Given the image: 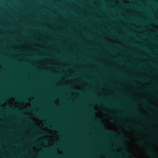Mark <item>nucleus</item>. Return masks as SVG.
Masks as SVG:
<instances>
[{
    "mask_svg": "<svg viewBox=\"0 0 158 158\" xmlns=\"http://www.w3.org/2000/svg\"><path fill=\"white\" fill-rule=\"evenodd\" d=\"M55 103L57 106H60V100L59 98L57 99V101H55Z\"/></svg>",
    "mask_w": 158,
    "mask_h": 158,
    "instance_id": "obj_1",
    "label": "nucleus"
},
{
    "mask_svg": "<svg viewBox=\"0 0 158 158\" xmlns=\"http://www.w3.org/2000/svg\"><path fill=\"white\" fill-rule=\"evenodd\" d=\"M150 26L152 27H155V28L157 29L158 30V26L157 25H156L154 24H150Z\"/></svg>",
    "mask_w": 158,
    "mask_h": 158,
    "instance_id": "obj_2",
    "label": "nucleus"
},
{
    "mask_svg": "<svg viewBox=\"0 0 158 158\" xmlns=\"http://www.w3.org/2000/svg\"><path fill=\"white\" fill-rule=\"evenodd\" d=\"M40 48H46V46L43 44H41L40 45Z\"/></svg>",
    "mask_w": 158,
    "mask_h": 158,
    "instance_id": "obj_3",
    "label": "nucleus"
},
{
    "mask_svg": "<svg viewBox=\"0 0 158 158\" xmlns=\"http://www.w3.org/2000/svg\"><path fill=\"white\" fill-rule=\"evenodd\" d=\"M60 64H61V65L62 66H64V65H65V64H66V66H65L66 67L68 65V64L67 62L65 63H61Z\"/></svg>",
    "mask_w": 158,
    "mask_h": 158,
    "instance_id": "obj_4",
    "label": "nucleus"
},
{
    "mask_svg": "<svg viewBox=\"0 0 158 158\" xmlns=\"http://www.w3.org/2000/svg\"><path fill=\"white\" fill-rule=\"evenodd\" d=\"M113 43H116L117 44H118L120 43H119V42L118 41H117V40H115L114 41H113Z\"/></svg>",
    "mask_w": 158,
    "mask_h": 158,
    "instance_id": "obj_5",
    "label": "nucleus"
},
{
    "mask_svg": "<svg viewBox=\"0 0 158 158\" xmlns=\"http://www.w3.org/2000/svg\"><path fill=\"white\" fill-rule=\"evenodd\" d=\"M114 1L117 4H118L119 3V2L118 0H114Z\"/></svg>",
    "mask_w": 158,
    "mask_h": 158,
    "instance_id": "obj_6",
    "label": "nucleus"
},
{
    "mask_svg": "<svg viewBox=\"0 0 158 158\" xmlns=\"http://www.w3.org/2000/svg\"><path fill=\"white\" fill-rule=\"evenodd\" d=\"M123 2H124V3H130V2H129V0H124L123 1Z\"/></svg>",
    "mask_w": 158,
    "mask_h": 158,
    "instance_id": "obj_7",
    "label": "nucleus"
},
{
    "mask_svg": "<svg viewBox=\"0 0 158 158\" xmlns=\"http://www.w3.org/2000/svg\"><path fill=\"white\" fill-rule=\"evenodd\" d=\"M70 71H71L72 72V73H73L74 72V70L73 69H70Z\"/></svg>",
    "mask_w": 158,
    "mask_h": 158,
    "instance_id": "obj_8",
    "label": "nucleus"
},
{
    "mask_svg": "<svg viewBox=\"0 0 158 158\" xmlns=\"http://www.w3.org/2000/svg\"><path fill=\"white\" fill-rule=\"evenodd\" d=\"M141 52H143V53L145 55H147V53L141 50Z\"/></svg>",
    "mask_w": 158,
    "mask_h": 158,
    "instance_id": "obj_9",
    "label": "nucleus"
},
{
    "mask_svg": "<svg viewBox=\"0 0 158 158\" xmlns=\"http://www.w3.org/2000/svg\"><path fill=\"white\" fill-rule=\"evenodd\" d=\"M107 40L108 41H110L112 40L110 39L108 37L107 38Z\"/></svg>",
    "mask_w": 158,
    "mask_h": 158,
    "instance_id": "obj_10",
    "label": "nucleus"
},
{
    "mask_svg": "<svg viewBox=\"0 0 158 158\" xmlns=\"http://www.w3.org/2000/svg\"><path fill=\"white\" fill-rule=\"evenodd\" d=\"M15 48L16 49H17L18 48V46L17 45H15Z\"/></svg>",
    "mask_w": 158,
    "mask_h": 158,
    "instance_id": "obj_11",
    "label": "nucleus"
},
{
    "mask_svg": "<svg viewBox=\"0 0 158 158\" xmlns=\"http://www.w3.org/2000/svg\"><path fill=\"white\" fill-rule=\"evenodd\" d=\"M89 31L90 32V33H91V34H94V33L92 32L91 31V30L90 29H89Z\"/></svg>",
    "mask_w": 158,
    "mask_h": 158,
    "instance_id": "obj_12",
    "label": "nucleus"
},
{
    "mask_svg": "<svg viewBox=\"0 0 158 158\" xmlns=\"http://www.w3.org/2000/svg\"><path fill=\"white\" fill-rule=\"evenodd\" d=\"M139 96H143V95H145V94H139Z\"/></svg>",
    "mask_w": 158,
    "mask_h": 158,
    "instance_id": "obj_13",
    "label": "nucleus"
},
{
    "mask_svg": "<svg viewBox=\"0 0 158 158\" xmlns=\"http://www.w3.org/2000/svg\"><path fill=\"white\" fill-rule=\"evenodd\" d=\"M30 131H26V132L27 133H29L30 132Z\"/></svg>",
    "mask_w": 158,
    "mask_h": 158,
    "instance_id": "obj_14",
    "label": "nucleus"
},
{
    "mask_svg": "<svg viewBox=\"0 0 158 158\" xmlns=\"http://www.w3.org/2000/svg\"><path fill=\"white\" fill-rule=\"evenodd\" d=\"M135 28H139V27L137 26H135Z\"/></svg>",
    "mask_w": 158,
    "mask_h": 158,
    "instance_id": "obj_15",
    "label": "nucleus"
},
{
    "mask_svg": "<svg viewBox=\"0 0 158 158\" xmlns=\"http://www.w3.org/2000/svg\"><path fill=\"white\" fill-rule=\"evenodd\" d=\"M85 14H88V12L86 11H85Z\"/></svg>",
    "mask_w": 158,
    "mask_h": 158,
    "instance_id": "obj_16",
    "label": "nucleus"
},
{
    "mask_svg": "<svg viewBox=\"0 0 158 158\" xmlns=\"http://www.w3.org/2000/svg\"><path fill=\"white\" fill-rule=\"evenodd\" d=\"M106 34H107L108 36H109L110 34L108 32H107Z\"/></svg>",
    "mask_w": 158,
    "mask_h": 158,
    "instance_id": "obj_17",
    "label": "nucleus"
},
{
    "mask_svg": "<svg viewBox=\"0 0 158 158\" xmlns=\"http://www.w3.org/2000/svg\"><path fill=\"white\" fill-rule=\"evenodd\" d=\"M103 89H104L105 92H106V89L104 88H103Z\"/></svg>",
    "mask_w": 158,
    "mask_h": 158,
    "instance_id": "obj_18",
    "label": "nucleus"
},
{
    "mask_svg": "<svg viewBox=\"0 0 158 158\" xmlns=\"http://www.w3.org/2000/svg\"><path fill=\"white\" fill-rule=\"evenodd\" d=\"M6 123L8 122H9V121L8 119H6Z\"/></svg>",
    "mask_w": 158,
    "mask_h": 158,
    "instance_id": "obj_19",
    "label": "nucleus"
},
{
    "mask_svg": "<svg viewBox=\"0 0 158 158\" xmlns=\"http://www.w3.org/2000/svg\"><path fill=\"white\" fill-rule=\"evenodd\" d=\"M66 82H67V83H69V81H66Z\"/></svg>",
    "mask_w": 158,
    "mask_h": 158,
    "instance_id": "obj_20",
    "label": "nucleus"
},
{
    "mask_svg": "<svg viewBox=\"0 0 158 158\" xmlns=\"http://www.w3.org/2000/svg\"><path fill=\"white\" fill-rule=\"evenodd\" d=\"M122 46H123V47H125V45H124V44H122Z\"/></svg>",
    "mask_w": 158,
    "mask_h": 158,
    "instance_id": "obj_21",
    "label": "nucleus"
},
{
    "mask_svg": "<svg viewBox=\"0 0 158 158\" xmlns=\"http://www.w3.org/2000/svg\"><path fill=\"white\" fill-rule=\"evenodd\" d=\"M106 17H107V18H109V16L108 15H106Z\"/></svg>",
    "mask_w": 158,
    "mask_h": 158,
    "instance_id": "obj_22",
    "label": "nucleus"
},
{
    "mask_svg": "<svg viewBox=\"0 0 158 158\" xmlns=\"http://www.w3.org/2000/svg\"><path fill=\"white\" fill-rule=\"evenodd\" d=\"M72 87L74 88V89H75V87L74 86H72Z\"/></svg>",
    "mask_w": 158,
    "mask_h": 158,
    "instance_id": "obj_23",
    "label": "nucleus"
},
{
    "mask_svg": "<svg viewBox=\"0 0 158 158\" xmlns=\"http://www.w3.org/2000/svg\"><path fill=\"white\" fill-rule=\"evenodd\" d=\"M148 43H149L150 42V41L149 40H148Z\"/></svg>",
    "mask_w": 158,
    "mask_h": 158,
    "instance_id": "obj_24",
    "label": "nucleus"
},
{
    "mask_svg": "<svg viewBox=\"0 0 158 158\" xmlns=\"http://www.w3.org/2000/svg\"><path fill=\"white\" fill-rule=\"evenodd\" d=\"M82 88H83V89H85V87H82Z\"/></svg>",
    "mask_w": 158,
    "mask_h": 158,
    "instance_id": "obj_25",
    "label": "nucleus"
},
{
    "mask_svg": "<svg viewBox=\"0 0 158 158\" xmlns=\"http://www.w3.org/2000/svg\"><path fill=\"white\" fill-rule=\"evenodd\" d=\"M108 109H109L110 110H111L110 109V108H108Z\"/></svg>",
    "mask_w": 158,
    "mask_h": 158,
    "instance_id": "obj_26",
    "label": "nucleus"
},
{
    "mask_svg": "<svg viewBox=\"0 0 158 158\" xmlns=\"http://www.w3.org/2000/svg\"><path fill=\"white\" fill-rule=\"evenodd\" d=\"M125 15H128V14H127V13H126V14H125Z\"/></svg>",
    "mask_w": 158,
    "mask_h": 158,
    "instance_id": "obj_27",
    "label": "nucleus"
},
{
    "mask_svg": "<svg viewBox=\"0 0 158 158\" xmlns=\"http://www.w3.org/2000/svg\"><path fill=\"white\" fill-rule=\"evenodd\" d=\"M151 30L152 31H154L152 29Z\"/></svg>",
    "mask_w": 158,
    "mask_h": 158,
    "instance_id": "obj_28",
    "label": "nucleus"
},
{
    "mask_svg": "<svg viewBox=\"0 0 158 158\" xmlns=\"http://www.w3.org/2000/svg\"><path fill=\"white\" fill-rule=\"evenodd\" d=\"M21 139L22 140H24V139L23 138H22Z\"/></svg>",
    "mask_w": 158,
    "mask_h": 158,
    "instance_id": "obj_29",
    "label": "nucleus"
},
{
    "mask_svg": "<svg viewBox=\"0 0 158 158\" xmlns=\"http://www.w3.org/2000/svg\"><path fill=\"white\" fill-rule=\"evenodd\" d=\"M79 9H81V7H79Z\"/></svg>",
    "mask_w": 158,
    "mask_h": 158,
    "instance_id": "obj_30",
    "label": "nucleus"
},
{
    "mask_svg": "<svg viewBox=\"0 0 158 158\" xmlns=\"http://www.w3.org/2000/svg\"><path fill=\"white\" fill-rule=\"evenodd\" d=\"M85 66H86V67L87 66V65H86V64H85Z\"/></svg>",
    "mask_w": 158,
    "mask_h": 158,
    "instance_id": "obj_31",
    "label": "nucleus"
},
{
    "mask_svg": "<svg viewBox=\"0 0 158 158\" xmlns=\"http://www.w3.org/2000/svg\"><path fill=\"white\" fill-rule=\"evenodd\" d=\"M147 19H149V18L148 17V18H147Z\"/></svg>",
    "mask_w": 158,
    "mask_h": 158,
    "instance_id": "obj_32",
    "label": "nucleus"
},
{
    "mask_svg": "<svg viewBox=\"0 0 158 158\" xmlns=\"http://www.w3.org/2000/svg\"><path fill=\"white\" fill-rule=\"evenodd\" d=\"M23 122H24V123H25V121H24Z\"/></svg>",
    "mask_w": 158,
    "mask_h": 158,
    "instance_id": "obj_33",
    "label": "nucleus"
},
{
    "mask_svg": "<svg viewBox=\"0 0 158 158\" xmlns=\"http://www.w3.org/2000/svg\"><path fill=\"white\" fill-rule=\"evenodd\" d=\"M55 71H56V72H58V71L57 70H55Z\"/></svg>",
    "mask_w": 158,
    "mask_h": 158,
    "instance_id": "obj_34",
    "label": "nucleus"
},
{
    "mask_svg": "<svg viewBox=\"0 0 158 158\" xmlns=\"http://www.w3.org/2000/svg\"><path fill=\"white\" fill-rule=\"evenodd\" d=\"M67 32L68 33H69V32L68 31H67Z\"/></svg>",
    "mask_w": 158,
    "mask_h": 158,
    "instance_id": "obj_35",
    "label": "nucleus"
},
{
    "mask_svg": "<svg viewBox=\"0 0 158 158\" xmlns=\"http://www.w3.org/2000/svg\"><path fill=\"white\" fill-rule=\"evenodd\" d=\"M24 47H27L26 46H23Z\"/></svg>",
    "mask_w": 158,
    "mask_h": 158,
    "instance_id": "obj_36",
    "label": "nucleus"
},
{
    "mask_svg": "<svg viewBox=\"0 0 158 158\" xmlns=\"http://www.w3.org/2000/svg\"><path fill=\"white\" fill-rule=\"evenodd\" d=\"M47 37V36H44V38H46Z\"/></svg>",
    "mask_w": 158,
    "mask_h": 158,
    "instance_id": "obj_37",
    "label": "nucleus"
},
{
    "mask_svg": "<svg viewBox=\"0 0 158 158\" xmlns=\"http://www.w3.org/2000/svg\"><path fill=\"white\" fill-rule=\"evenodd\" d=\"M70 7L69 6H68V7Z\"/></svg>",
    "mask_w": 158,
    "mask_h": 158,
    "instance_id": "obj_38",
    "label": "nucleus"
},
{
    "mask_svg": "<svg viewBox=\"0 0 158 158\" xmlns=\"http://www.w3.org/2000/svg\"><path fill=\"white\" fill-rule=\"evenodd\" d=\"M50 27L51 28H52V27L50 26Z\"/></svg>",
    "mask_w": 158,
    "mask_h": 158,
    "instance_id": "obj_39",
    "label": "nucleus"
},
{
    "mask_svg": "<svg viewBox=\"0 0 158 158\" xmlns=\"http://www.w3.org/2000/svg\"><path fill=\"white\" fill-rule=\"evenodd\" d=\"M63 72H64V70H63Z\"/></svg>",
    "mask_w": 158,
    "mask_h": 158,
    "instance_id": "obj_40",
    "label": "nucleus"
},
{
    "mask_svg": "<svg viewBox=\"0 0 158 158\" xmlns=\"http://www.w3.org/2000/svg\"><path fill=\"white\" fill-rule=\"evenodd\" d=\"M10 43V44H12V43L11 42V43Z\"/></svg>",
    "mask_w": 158,
    "mask_h": 158,
    "instance_id": "obj_41",
    "label": "nucleus"
},
{
    "mask_svg": "<svg viewBox=\"0 0 158 158\" xmlns=\"http://www.w3.org/2000/svg\"><path fill=\"white\" fill-rule=\"evenodd\" d=\"M136 82H138V81H136Z\"/></svg>",
    "mask_w": 158,
    "mask_h": 158,
    "instance_id": "obj_42",
    "label": "nucleus"
},
{
    "mask_svg": "<svg viewBox=\"0 0 158 158\" xmlns=\"http://www.w3.org/2000/svg\"><path fill=\"white\" fill-rule=\"evenodd\" d=\"M31 145H32V143H31Z\"/></svg>",
    "mask_w": 158,
    "mask_h": 158,
    "instance_id": "obj_43",
    "label": "nucleus"
},
{
    "mask_svg": "<svg viewBox=\"0 0 158 158\" xmlns=\"http://www.w3.org/2000/svg\"><path fill=\"white\" fill-rule=\"evenodd\" d=\"M20 12H21V13H22V11H21Z\"/></svg>",
    "mask_w": 158,
    "mask_h": 158,
    "instance_id": "obj_44",
    "label": "nucleus"
},
{
    "mask_svg": "<svg viewBox=\"0 0 158 158\" xmlns=\"http://www.w3.org/2000/svg\"><path fill=\"white\" fill-rule=\"evenodd\" d=\"M75 31H76V32H77V30H76Z\"/></svg>",
    "mask_w": 158,
    "mask_h": 158,
    "instance_id": "obj_45",
    "label": "nucleus"
},
{
    "mask_svg": "<svg viewBox=\"0 0 158 158\" xmlns=\"http://www.w3.org/2000/svg\"><path fill=\"white\" fill-rule=\"evenodd\" d=\"M131 158H132V157H131Z\"/></svg>",
    "mask_w": 158,
    "mask_h": 158,
    "instance_id": "obj_46",
    "label": "nucleus"
}]
</instances>
